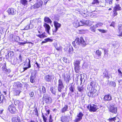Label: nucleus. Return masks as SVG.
Segmentation results:
<instances>
[{
    "label": "nucleus",
    "mask_w": 122,
    "mask_h": 122,
    "mask_svg": "<svg viewBox=\"0 0 122 122\" xmlns=\"http://www.w3.org/2000/svg\"><path fill=\"white\" fill-rule=\"evenodd\" d=\"M46 34V33H45L44 32L42 33V34L41 35L42 38H43L47 36L45 35Z\"/></svg>",
    "instance_id": "nucleus-59"
},
{
    "label": "nucleus",
    "mask_w": 122,
    "mask_h": 122,
    "mask_svg": "<svg viewBox=\"0 0 122 122\" xmlns=\"http://www.w3.org/2000/svg\"><path fill=\"white\" fill-rule=\"evenodd\" d=\"M90 105L89 111L90 112H96L99 109V108L101 107V106L97 105L94 104H91Z\"/></svg>",
    "instance_id": "nucleus-3"
},
{
    "label": "nucleus",
    "mask_w": 122,
    "mask_h": 122,
    "mask_svg": "<svg viewBox=\"0 0 122 122\" xmlns=\"http://www.w3.org/2000/svg\"><path fill=\"white\" fill-rule=\"evenodd\" d=\"M53 120L52 118L51 115H50V118L49 119V122H52Z\"/></svg>",
    "instance_id": "nucleus-64"
},
{
    "label": "nucleus",
    "mask_w": 122,
    "mask_h": 122,
    "mask_svg": "<svg viewBox=\"0 0 122 122\" xmlns=\"http://www.w3.org/2000/svg\"><path fill=\"white\" fill-rule=\"evenodd\" d=\"M91 70L92 72L94 73V75H96L97 74L98 70L96 68L94 67L93 68H92Z\"/></svg>",
    "instance_id": "nucleus-33"
},
{
    "label": "nucleus",
    "mask_w": 122,
    "mask_h": 122,
    "mask_svg": "<svg viewBox=\"0 0 122 122\" xmlns=\"http://www.w3.org/2000/svg\"><path fill=\"white\" fill-rule=\"evenodd\" d=\"M74 68L75 72L77 73H78L80 69V66H75Z\"/></svg>",
    "instance_id": "nucleus-38"
},
{
    "label": "nucleus",
    "mask_w": 122,
    "mask_h": 122,
    "mask_svg": "<svg viewBox=\"0 0 122 122\" xmlns=\"http://www.w3.org/2000/svg\"><path fill=\"white\" fill-rule=\"evenodd\" d=\"M102 71L103 75L104 77H107L108 79L110 78L108 74V70L107 69H103Z\"/></svg>",
    "instance_id": "nucleus-22"
},
{
    "label": "nucleus",
    "mask_w": 122,
    "mask_h": 122,
    "mask_svg": "<svg viewBox=\"0 0 122 122\" xmlns=\"http://www.w3.org/2000/svg\"><path fill=\"white\" fill-rule=\"evenodd\" d=\"M20 101H19L18 100H16L15 101H14V104L16 106H18L19 103H20Z\"/></svg>",
    "instance_id": "nucleus-51"
},
{
    "label": "nucleus",
    "mask_w": 122,
    "mask_h": 122,
    "mask_svg": "<svg viewBox=\"0 0 122 122\" xmlns=\"http://www.w3.org/2000/svg\"><path fill=\"white\" fill-rule=\"evenodd\" d=\"M34 111H35V115H36L37 116H38V110H37V109L36 107V108L35 109Z\"/></svg>",
    "instance_id": "nucleus-55"
},
{
    "label": "nucleus",
    "mask_w": 122,
    "mask_h": 122,
    "mask_svg": "<svg viewBox=\"0 0 122 122\" xmlns=\"http://www.w3.org/2000/svg\"><path fill=\"white\" fill-rule=\"evenodd\" d=\"M5 58L6 59H7L8 61H10L11 59V58H10V57L8 54H7V55H5Z\"/></svg>",
    "instance_id": "nucleus-48"
},
{
    "label": "nucleus",
    "mask_w": 122,
    "mask_h": 122,
    "mask_svg": "<svg viewBox=\"0 0 122 122\" xmlns=\"http://www.w3.org/2000/svg\"><path fill=\"white\" fill-rule=\"evenodd\" d=\"M26 62H24V63L23 66L24 67L23 68V70L22 72H24L27 69L31 67L30 64V61L29 59H26Z\"/></svg>",
    "instance_id": "nucleus-4"
},
{
    "label": "nucleus",
    "mask_w": 122,
    "mask_h": 122,
    "mask_svg": "<svg viewBox=\"0 0 122 122\" xmlns=\"http://www.w3.org/2000/svg\"><path fill=\"white\" fill-rule=\"evenodd\" d=\"M96 54L98 56V57H99V58H101V57H100V56H101L102 54L101 51H99V50H98L96 51Z\"/></svg>",
    "instance_id": "nucleus-46"
},
{
    "label": "nucleus",
    "mask_w": 122,
    "mask_h": 122,
    "mask_svg": "<svg viewBox=\"0 0 122 122\" xmlns=\"http://www.w3.org/2000/svg\"><path fill=\"white\" fill-rule=\"evenodd\" d=\"M77 90L79 92H81L83 90V88L82 86H78L77 87Z\"/></svg>",
    "instance_id": "nucleus-43"
},
{
    "label": "nucleus",
    "mask_w": 122,
    "mask_h": 122,
    "mask_svg": "<svg viewBox=\"0 0 122 122\" xmlns=\"http://www.w3.org/2000/svg\"><path fill=\"white\" fill-rule=\"evenodd\" d=\"M50 90L52 94L55 96L56 95V93L57 91V90L56 88L54 87L51 86L50 87Z\"/></svg>",
    "instance_id": "nucleus-24"
},
{
    "label": "nucleus",
    "mask_w": 122,
    "mask_h": 122,
    "mask_svg": "<svg viewBox=\"0 0 122 122\" xmlns=\"http://www.w3.org/2000/svg\"><path fill=\"white\" fill-rule=\"evenodd\" d=\"M73 46L76 48H78L80 45L82 47H85L87 45L86 42L85 41L83 37H81L80 38H77L75 41L72 42Z\"/></svg>",
    "instance_id": "nucleus-1"
},
{
    "label": "nucleus",
    "mask_w": 122,
    "mask_h": 122,
    "mask_svg": "<svg viewBox=\"0 0 122 122\" xmlns=\"http://www.w3.org/2000/svg\"><path fill=\"white\" fill-rule=\"evenodd\" d=\"M12 38H13L16 41L18 42L20 41V38L19 36L13 35L12 36Z\"/></svg>",
    "instance_id": "nucleus-34"
},
{
    "label": "nucleus",
    "mask_w": 122,
    "mask_h": 122,
    "mask_svg": "<svg viewBox=\"0 0 122 122\" xmlns=\"http://www.w3.org/2000/svg\"><path fill=\"white\" fill-rule=\"evenodd\" d=\"M45 40L46 42L49 41L51 42L52 41H53L52 39H51L49 38H48L45 39Z\"/></svg>",
    "instance_id": "nucleus-54"
},
{
    "label": "nucleus",
    "mask_w": 122,
    "mask_h": 122,
    "mask_svg": "<svg viewBox=\"0 0 122 122\" xmlns=\"http://www.w3.org/2000/svg\"><path fill=\"white\" fill-rule=\"evenodd\" d=\"M74 84L73 85L72 84H70L69 86V94L70 96H72L74 95V93L75 90V87L74 86Z\"/></svg>",
    "instance_id": "nucleus-7"
},
{
    "label": "nucleus",
    "mask_w": 122,
    "mask_h": 122,
    "mask_svg": "<svg viewBox=\"0 0 122 122\" xmlns=\"http://www.w3.org/2000/svg\"><path fill=\"white\" fill-rule=\"evenodd\" d=\"M68 106L67 105H65L64 107L62 108L61 109V112L62 113H64L65 112H66L68 110Z\"/></svg>",
    "instance_id": "nucleus-28"
},
{
    "label": "nucleus",
    "mask_w": 122,
    "mask_h": 122,
    "mask_svg": "<svg viewBox=\"0 0 122 122\" xmlns=\"http://www.w3.org/2000/svg\"><path fill=\"white\" fill-rule=\"evenodd\" d=\"M2 70L6 67V62L4 61H3L2 62Z\"/></svg>",
    "instance_id": "nucleus-41"
},
{
    "label": "nucleus",
    "mask_w": 122,
    "mask_h": 122,
    "mask_svg": "<svg viewBox=\"0 0 122 122\" xmlns=\"http://www.w3.org/2000/svg\"><path fill=\"white\" fill-rule=\"evenodd\" d=\"M74 66H80V61L78 60H76L74 62Z\"/></svg>",
    "instance_id": "nucleus-36"
},
{
    "label": "nucleus",
    "mask_w": 122,
    "mask_h": 122,
    "mask_svg": "<svg viewBox=\"0 0 122 122\" xmlns=\"http://www.w3.org/2000/svg\"><path fill=\"white\" fill-rule=\"evenodd\" d=\"M117 11H115V10H113V12L114 13V14H113V16H115L117 15Z\"/></svg>",
    "instance_id": "nucleus-60"
},
{
    "label": "nucleus",
    "mask_w": 122,
    "mask_h": 122,
    "mask_svg": "<svg viewBox=\"0 0 122 122\" xmlns=\"http://www.w3.org/2000/svg\"><path fill=\"white\" fill-rule=\"evenodd\" d=\"M30 24L29 25H27L26 26H25V30H27L30 29H31V28L30 27Z\"/></svg>",
    "instance_id": "nucleus-56"
},
{
    "label": "nucleus",
    "mask_w": 122,
    "mask_h": 122,
    "mask_svg": "<svg viewBox=\"0 0 122 122\" xmlns=\"http://www.w3.org/2000/svg\"><path fill=\"white\" fill-rule=\"evenodd\" d=\"M2 70L7 74L10 73L11 71L10 69H7L6 67Z\"/></svg>",
    "instance_id": "nucleus-27"
},
{
    "label": "nucleus",
    "mask_w": 122,
    "mask_h": 122,
    "mask_svg": "<svg viewBox=\"0 0 122 122\" xmlns=\"http://www.w3.org/2000/svg\"><path fill=\"white\" fill-rule=\"evenodd\" d=\"M93 1L90 4V5L92 6L94 5H98L99 3V2L98 0H93Z\"/></svg>",
    "instance_id": "nucleus-32"
},
{
    "label": "nucleus",
    "mask_w": 122,
    "mask_h": 122,
    "mask_svg": "<svg viewBox=\"0 0 122 122\" xmlns=\"http://www.w3.org/2000/svg\"><path fill=\"white\" fill-rule=\"evenodd\" d=\"M119 118L118 117H115L113 118H109L108 119V120L110 122H112L115 121L119 119Z\"/></svg>",
    "instance_id": "nucleus-40"
},
{
    "label": "nucleus",
    "mask_w": 122,
    "mask_h": 122,
    "mask_svg": "<svg viewBox=\"0 0 122 122\" xmlns=\"http://www.w3.org/2000/svg\"><path fill=\"white\" fill-rule=\"evenodd\" d=\"M79 32L80 34H84L86 30L84 29H81L79 30Z\"/></svg>",
    "instance_id": "nucleus-53"
},
{
    "label": "nucleus",
    "mask_w": 122,
    "mask_h": 122,
    "mask_svg": "<svg viewBox=\"0 0 122 122\" xmlns=\"http://www.w3.org/2000/svg\"><path fill=\"white\" fill-rule=\"evenodd\" d=\"M103 100L105 101H111L112 100L111 94H109L105 95L103 98Z\"/></svg>",
    "instance_id": "nucleus-15"
},
{
    "label": "nucleus",
    "mask_w": 122,
    "mask_h": 122,
    "mask_svg": "<svg viewBox=\"0 0 122 122\" xmlns=\"http://www.w3.org/2000/svg\"><path fill=\"white\" fill-rule=\"evenodd\" d=\"M98 30L100 32L102 33H106V31L105 30H102L100 29H98Z\"/></svg>",
    "instance_id": "nucleus-61"
},
{
    "label": "nucleus",
    "mask_w": 122,
    "mask_h": 122,
    "mask_svg": "<svg viewBox=\"0 0 122 122\" xmlns=\"http://www.w3.org/2000/svg\"><path fill=\"white\" fill-rule=\"evenodd\" d=\"M44 21L47 23L51 24L52 22V21L48 17H45L44 19Z\"/></svg>",
    "instance_id": "nucleus-25"
},
{
    "label": "nucleus",
    "mask_w": 122,
    "mask_h": 122,
    "mask_svg": "<svg viewBox=\"0 0 122 122\" xmlns=\"http://www.w3.org/2000/svg\"><path fill=\"white\" fill-rule=\"evenodd\" d=\"M11 64L15 65L16 63V60L14 58L13 59H11V61H10Z\"/></svg>",
    "instance_id": "nucleus-44"
},
{
    "label": "nucleus",
    "mask_w": 122,
    "mask_h": 122,
    "mask_svg": "<svg viewBox=\"0 0 122 122\" xmlns=\"http://www.w3.org/2000/svg\"><path fill=\"white\" fill-rule=\"evenodd\" d=\"M58 91L60 92H61L65 88V85L64 84L63 80L61 79H59L58 81Z\"/></svg>",
    "instance_id": "nucleus-2"
},
{
    "label": "nucleus",
    "mask_w": 122,
    "mask_h": 122,
    "mask_svg": "<svg viewBox=\"0 0 122 122\" xmlns=\"http://www.w3.org/2000/svg\"><path fill=\"white\" fill-rule=\"evenodd\" d=\"M110 112L113 113H116L117 112V108L115 107L114 106L111 104L109 106V108Z\"/></svg>",
    "instance_id": "nucleus-9"
},
{
    "label": "nucleus",
    "mask_w": 122,
    "mask_h": 122,
    "mask_svg": "<svg viewBox=\"0 0 122 122\" xmlns=\"http://www.w3.org/2000/svg\"><path fill=\"white\" fill-rule=\"evenodd\" d=\"M43 98L45 101V103H49L51 100V98L49 97L48 96L47 94H46V95L45 96V97H44V96H43Z\"/></svg>",
    "instance_id": "nucleus-20"
},
{
    "label": "nucleus",
    "mask_w": 122,
    "mask_h": 122,
    "mask_svg": "<svg viewBox=\"0 0 122 122\" xmlns=\"http://www.w3.org/2000/svg\"><path fill=\"white\" fill-rule=\"evenodd\" d=\"M21 92V91L20 90H16L15 91V93L16 96H18Z\"/></svg>",
    "instance_id": "nucleus-49"
},
{
    "label": "nucleus",
    "mask_w": 122,
    "mask_h": 122,
    "mask_svg": "<svg viewBox=\"0 0 122 122\" xmlns=\"http://www.w3.org/2000/svg\"><path fill=\"white\" fill-rule=\"evenodd\" d=\"M67 120V118L65 116H62L61 117V120L62 122H66Z\"/></svg>",
    "instance_id": "nucleus-37"
},
{
    "label": "nucleus",
    "mask_w": 122,
    "mask_h": 122,
    "mask_svg": "<svg viewBox=\"0 0 122 122\" xmlns=\"http://www.w3.org/2000/svg\"><path fill=\"white\" fill-rule=\"evenodd\" d=\"M61 92L58 91V92L57 94V99H59L61 97Z\"/></svg>",
    "instance_id": "nucleus-57"
},
{
    "label": "nucleus",
    "mask_w": 122,
    "mask_h": 122,
    "mask_svg": "<svg viewBox=\"0 0 122 122\" xmlns=\"http://www.w3.org/2000/svg\"><path fill=\"white\" fill-rule=\"evenodd\" d=\"M23 102L22 101H20L18 105V107L19 109L21 110L23 107Z\"/></svg>",
    "instance_id": "nucleus-30"
},
{
    "label": "nucleus",
    "mask_w": 122,
    "mask_h": 122,
    "mask_svg": "<svg viewBox=\"0 0 122 122\" xmlns=\"http://www.w3.org/2000/svg\"><path fill=\"white\" fill-rule=\"evenodd\" d=\"M8 110L12 114L15 113L17 111L16 108L13 104H11L9 106Z\"/></svg>",
    "instance_id": "nucleus-8"
},
{
    "label": "nucleus",
    "mask_w": 122,
    "mask_h": 122,
    "mask_svg": "<svg viewBox=\"0 0 122 122\" xmlns=\"http://www.w3.org/2000/svg\"><path fill=\"white\" fill-rule=\"evenodd\" d=\"M36 77L35 74L34 73H32L31 75L30 81L32 83H34L35 82V78Z\"/></svg>",
    "instance_id": "nucleus-19"
},
{
    "label": "nucleus",
    "mask_w": 122,
    "mask_h": 122,
    "mask_svg": "<svg viewBox=\"0 0 122 122\" xmlns=\"http://www.w3.org/2000/svg\"><path fill=\"white\" fill-rule=\"evenodd\" d=\"M96 28L95 25H93L92 26L90 27V29L93 32H95V29Z\"/></svg>",
    "instance_id": "nucleus-45"
},
{
    "label": "nucleus",
    "mask_w": 122,
    "mask_h": 122,
    "mask_svg": "<svg viewBox=\"0 0 122 122\" xmlns=\"http://www.w3.org/2000/svg\"><path fill=\"white\" fill-rule=\"evenodd\" d=\"M115 22H114L112 21L111 24L110 25V26H112L113 27H115Z\"/></svg>",
    "instance_id": "nucleus-62"
},
{
    "label": "nucleus",
    "mask_w": 122,
    "mask_h": 122,
    "mask_svg": "<svg viewBox=\"0 0 122 122\" xmlns=\"http://www.w3.org/2000/svg\"><path fill=\"white\" fill-rule=\"evenodd\" d=\"M94 92L93 91L89 92L88 93V95L90 97H93Z\"/></svg>",
    "instance_id": "nucleus-47"
},
{
    "label": "nucleus",
    "mask_w": 122,
    "mask_h": 122,
    "mask_svg": "<svg viewBox=\"0 0 122 122\" xmlns=\"http://www.w3.org/2000/svg\"><path fill=\"white\" fill-rule=\"evenodd\" d=\"M14 86L17 87L19 89H21L22 88L23 85L18 81L15 82Z\"/></svg>",
    "instance_id": "nucleus-18"
},
{
    "label": "nucleus",
    "mask_w": 122,
    "mask_h": 122,
    "mask_svg": "<svg viewBox=\"0 0 122 122\" xmlns=\"http://www.w3.org/2000/svg\"><path fill=\"white\" fill-rule=\"evenodd\" d=\"M113 10L117 11L121 10V8L120 7L119 4H116L115 6L114 7Z\"/></svg>",
    "instance_id": "nucleus-26"
},
{
    "label": "nucleus",
    "mask_w": 122,
    "mask_h": 122,
    "mask_svg": "<svg viewBox=\"0 0 122 122\" xmlns=\"http://www.w3.org/2000/svg\"><path fill=\"white\" fill-rule=\"evenodd\" d=\"M39 91L40 92V94H43V96L44 97H45V96L47 94H46V90L45 87L43 86H42L39 89Z\"/></svg>",
    "instance_id": "nucleus-14"
},
{
    "label": "nucleus",
    "mask_w": 122,
    "mask_h": 122,
    "mask_svg": "<svg viewBox=\"0 0 122 122\" xmlns=\"http://www.w3.org/2000/svg\"><path fill=\"white\" fill-rule=\"evenodd\" d=\"M42 117L44 122H47L46 121L47 120V117H46L43 114V113H42Z\"/></svg>",
    "instance_id": "nucleus-50"
},
{
    "label": "nucleus",
    "mask_w": 122,
    "mask_h": 122,
    "mask_svg": "<svg viewBox=\"0 0 122 122\" xmlns=\"http://www.w3.org/2000/svg\"><path fill=\"white\" fill-rule=\"evenodd\" d=\"M7 11L9 14L10 15H14L17 13L15 9L12 8H9Z\"/></svg>",
    "instance_id": "nucleus-13"
},
{
    "label": "nucleus",
    "mask_w": 122,
    "mask_h": 122,
    "mask_svg": "<svg viewBox=\"0 0 122 122\" xmlns=\"http://www.w3.org/2000/svg\"><path fill=\"white\" fill-rule=\"evenodd\" d=\"M43 4V2L42 1L40 0L37 3L34 5L33 8L34 9L39 8L42 6Z\"/></svg>",
    "instance_id": "nucleus-17"
},
{
    "label": "nucleus",
    "mask_w": 122,
    "mask_h": 122,
    "mask_svg": "<svg viewBox=\"0 0 122 122\" xmlns=\"http://www.w3.org/2000/svg\"><path fill=\"white\" fill-rule=\"evenodd\" d=\"M8 54L10 57V58H12L14 55V52L12 51H10L9 52Z\"/></svg>",
    "instance_id": "nucleus-42"
},
{
    "label": "nucleus",
    "mask_w": 122,
    "mask_h": 122,
    "mask_svg": "<svg viewBox=\"0 0 122 122\" xmlns=\"http://www.w3.org/2000/svg\"><path fill=\"white\" fill-rule=\"evenodd\" d=\"M118 71L119 74V75L120 76H121L122 77V72L120 69H119L118 70Z\"/></svg>",
    "instance_id": "nucleus-58"
},
{
    "label": "nucleus",
    "mask_w": 122,
    "mask_h": 122,
    "mask_svg": "<svg viewBox=\"0 0 122 122\" xmlns=\"http://www.w3.org/2000/svg\"><path fill=\"white\" fill-rule=\"evenodd\" d=\"M86 22V21L83 20L80 21V22L78 20H75L73 24L75 27L77 28L79 26L83 25L85 24Z\"/></svg>",
    "instance_id": "nucleus-5"
},
{
    "label": "nucleus",
    "mask_w": 122,
    "mask_h": 122,
    "mask_svg": "<svg viewBox=\"0 0 122 122\" xmlns=\"http://www.w3.org/2000/svg\"><path fill=\"white\" fill-rule=\"evenodd\" d=\"M84 114L81 112H80L78 114L76 118L74 121L75 122H78L81 120L82 118V117L83 116Z\"/></svg>",
    "instance_id": "nucleus-11"
},
{
    "label": "nucleus",
    "mask_w": 122,
    "mask_h": 122,
    "mask_svg": "<svg viewBox=\"0 0 122 122\" xmlns=\"http://www.w3.org/2000/svg\"><path fill=\"white\" fill-rule=\"evenodd\" d=\"M20 3L23 5H25L27 4V1L26 0H20Z\"/></svg>",
    "instance_id": "nucleus-39"
},
{
    "label": "nucleus",
    "mask_w": 122,
    "mask_h": 122,
    "mask_svg": "<svg viewBox=\"0 0 122 122\" xmlns=\"http://www.w3.org/2000/svg\"><path fill=\"white\" fill-rule=\"evenodd\" d=\"M43 26L45 28V30L47 33L50 34V33L49 32V31L51 27L49 25L46 23H44Z\"/></svg>",
    "instance_id": "nucleus-16"
},
{
    "label": "nucleus",
    "mask_w": 122,
    "mask_h": 122,
    "mask_svg": "<svg viewBox=\"0 0 122 122\" xmlns=\"http://www.w3.org/2000/svg\"><path fill=\"white\" fill-rule=\"evenodd\" d=\"M109 86L111 87H115L116 86V84L114 81H111L108 83Z\"/></svg>",
    "instance_id": "nucleus-31"
},
{
    "label": "nucleus",
    "mask_w": 122,
    "mask_h": 122,
    "mask_svg": "<svg viewBox=\"0 0 122 122\" xmlns=\"http://www.w3.org/2000/svg\"><path fill=\"white\" fill-rule=\"evenodd\" d=\"M54 78L53 76L51 75H47L44 77L45 81L47 82H51Z\"/></svg>",
    "instance_id": "nucleus-12"
},
{
    "label": "nucleus",
    "mask_w": 122,
    "mask_h": 122,
    "mask_svg": "<svg viewBox=\"0 0 122 122\" xmlns=\"http://www.w3.org/2000/svg\"><path fill=\"white\" fill-rule=\"evenodd\" d=\"M89 85H88L87 86V89H89L90 90H91L90 88H91V90H93L94 92L96 91V90L94 89L96 85V82L93 81H90L89 83Z\"/></svg>",
    "instance_id": "nucleus-6"
},
{
    "label": "nucleus",
    "mask_w": 122,
    "mask_h": 122,
    "mask_svg": "<svg viewBox=\"0 0 122 122\" xmlns=\"http://www.w3.org/2000/svg\"><path fill=\"white\" fill-rule=\"evenodd\" d=\"M3 95L5 96H7L10 94V93L6 89L4 90L3 91Z\"/></svg>",
    "instance_id": "nucleus-35"
},
{
    "label": "nucleus",
    "mask_w": 122,
    "mask_h": 122,
    "mask_svg": "<svg viewBox=\"0 0 122 122\" xmlns=\"http://www.w3.org/2000/svg\"><path fill=\"white\" fill-rule=\"evenodd\" d=\"M54 23L55 29L53 30V32L56 33L58 29L61 27V25L57 21H54Z\"/></svg>",
    "instance_id": "nucleus-10"
},
{
    "label": "nucleus",
    "mask_w": 122,
    "mask_h": 122,
    "mask_svg": "<svg viewBox=\"0 0 122 122\" xmlns=\"http://www.w3.org/2000/svg\"><path fill=\"white\" fill-rule=\"evenodd\" d=\"M118 28L119 36H122V25L121 24H119L118 26Z\"/></svg>",
    "instance_id": "nucleus-21"
},
{
    "label": "nucleus",
    "mask_w": 122,
    "mask_h": 122,
    "mask_svg": "<svg viewBox=\"0 0 122 122\" xmlns=\"http://www.w3.org/2000/svg\"><path fill=\"white\" fill-rule=\"evenodd\" d=\"M35 64L36 65L37 68L39 69L40 68V65L37 62H36Z\"/></svg>",
    "instance_id": "nucleus-63"
},
{
    "label": "nucleus",
    "mask_w": 122,
    "mask_h": 122,
    "mask_svg": "<svg viewBox=\"0 0 122 122\" xmlns=\"http://www.w3.org/2000/svg\"><path fill=\"white\" fill-rule=\"evenodd\" d=\"M103 25V23H102L101 22H98L97 23V24L95 25V26H96V27H99Z\"/></svg>",
    "instance_id": "nucleus-52"
},
{
    "label": "nucleus",
    "mask_w": 122,
    "mask_h": 122,
    "mask_svg": "<svg viewBox=\"0 0 122 122\" xmlns=\"http://www.w3.org/2000/svg\"><path fill=\"white\" fill-rule=\"evenodd\" d=\"M5 99L4 95H0V104L3 103L5 102Z\"/></svg>",
    "instance_id": "nucleus-29"
},
{
    "label": "nucleus",
    "mask_w": 122,
    "mask_h": 122,
    "mask_svg": "<svg viewBox=\"0 0 122 122\" xmlns=\"http://www.w3.org/2000/svg\"><path fill=\"white\" fill-rule=\"evenodd\" d=\"M12 122H20L21 120L20 118L18 116L14 117L12 118Z\"/></svg>",
    "instance_id": "nucleus-23"
}]
</instances>
